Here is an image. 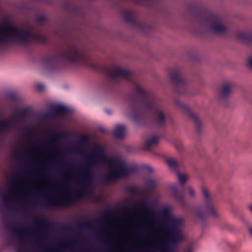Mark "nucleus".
I'll return each mask as SVG.
<instances>
[{
    "mask_svg": "<svg viewBox=\"0 0 252 252\" xmlns=\"http://www.w3.org/2000/svg\"><path fill=\"white\" fill-rule=\"evenodd\" d=\"M89 163H83L79 166V173L75 181L79 185L75 195L63 190L61 195L51 197L47 196V202L52 207L64 208L77 201V198H88L92 193L94 177L91 171V166L105 165L111 169L104 176V181L109 183L118 179L129 175L134 169L129 167L125 160L109 157L100 147L94 148L88 157Z\"/></svg>",
    "mask_w": 252,
    "mask_h": 252,
    "instance_id": "1",
    "label": "nucleus"
},
{
    "mask_svg": "<svg viewBox=\"0 0 252 252\" xmlns=\"http://www.w3.org/2000/svg\"><path fill=\"white\" fill-rule=\"evenodd\" d=\"M37 37L38 35L33 34L31 31L20 29L13 25L9 21L0 23V44L17 42L25 45L37 39Z\"/></svg>",
    "mask_w": 252,
    "mask_h": 252,
    "instance_id": "2",
    "label": "nucleus"
},
{
    "mask_svg": "<svg viewBox=\"0 0 252 252\" xmlns=\"http://www.w3.org/2000/svg\"><path fill=\"white\" fill-rule=\"evenodd\" d=\"M203 203L202 205L193 210V218L196 222L202 226L206 224L207 217L210 216L217 219L220 215L213 204L209 191L206 189H202Z\"/></svg>",
    "mask_w": 252,
    "mask_h": 252,
    "instance_id": "3",
    "label": "nucleus"
},
{
    "mask_svg": "<svg viewBox=\"0 0 252 252\" xmlns=\"http://www.w3.org/2000/svg\"><path fill=\"white\" fill-rule=\"evenodd\" d=\"M29 189L23 190L22 189H16L14 191L11 189H8L5 194L3 192L1 193L4 205L8 209L11 208V206L13 200L16 201L20 200V196L22 195L25 197L27 195Z\"/></svg>",
    "mask_w": 252,
    "mask_h": 252,
    "instance_id": "4",
    "label": "nucleus"
},
{
    "mask_svg": "<svg viewBox=\"0 0 252 252\" xmlns=\"http://www.w3.org/2000/svg\"><path fill=\"white\" fill-rule=\"evenodd\" d=\"M234 84L231 82L223 83L219 90L218 100L220 103H226L230 96Z\"/></svg>",
    "mask_w": 252,
    "mask_h": 252,
    "instance_id": "5",
    "label": "nucleus"
},
{
    "mask_svg": "<svg viewBox=\"0 0 252 252\" xmlns=\"http://www.w3.org/2000/svg\"><path fill=\"white\" fill-rule=\"evenodd\" d=\"M176 103L180 108L183 109L186 111L189 118L194 124L198 131L199 132L202 126V124L198 116L195 113L192 112L188 106L185 105L181 101L176 100Z\"/></svg>",
    "mask_w": 252,
    "mask_h": 252,
    "instance_id": "6",
    "label": "nucleus"
},
{
    "mask_svg": "<svg viewBox=\"0 0 252 252\" xmlns=\"http://www.w3.org/2000/svg\"><path fill=\"white\" fill-rule=\"evenodd\" d=\"M110 77L112 79L118 78H123L126 80H130L132 78V74L119 66H115L109 73Z\"/></svg>",
    "mask_w": 252,
    "mask_h": 252,
    "instance_id": "7",
    "label": "nucleus"
},
{
    "mask_svg": "<svg viewBox=\"0 0 252 252\" xmlns=\"http://www.w3.org/2000/svg\"><path fill=\"white\" fill-rule=\"evenodd\" d=\"M63 58L71 62L80 61L84 59L83 54L75 47L68 49Z\"/></svg>",
    "mask_w": 252,
    "mask_h": 252,
    "instance_id": "8",
    "label": "nucleus"
},
{
    "mask_svg": "<svg viewBox=\"0 0 252 252\" xmlns=\"http://www.w3.org/2000/svg\"><path fill=\"white\" fill-rule=\"evenodd\" d=\"M135 95L141 99V104H142V109L144 111L152 110L153 106L143 100V97L145 95V92L142 89L140 86L135 85Z\"/></svg>",
    "mask_w": 252,
    "mask_h": 252,
    "instance_id": "9",
    "label": "nucleus"
},
{
    "mask_svg": "<svg viewBox=\"0 0 252 252\" xmlns=\"http://www.w3.org/2000/svg\"><path fill=\"white\" fill-rule=\"evenodd\" d=\"M14 232L20 238H24L26 236L32 238L35 235V232L28 228H21L15 226Z\"/></svg>",
    "mask_w": 252,
    "mask_h": 252,
    "instance_id": "10",
    "label": "nucleus"
},
{
    "mask_svg": "<svg viewBox=\"0 0 252 252\" xmlns=\"http://www.w3.org/2000/svg\"><path fill=\"white\" fill-rule=\"evenodd\" d=\"M211 30L215 33L223 34L227 31L226 27L218 18L213 20Z\"/></svg>",
    "mask_w": 252,
    "mask_h": 252,
    "instance_id": "11",
    "label": "nucleus"
},
{
    "mask_svg": "<svg viewBox=\"0 0 252 252\" xmlns=\"http://www.w3.org/2000/svg\"><path fill=\"white\" fill-rule=\"evenodd\" d=\"M153 113L155 115V122L158 126H163L165 123V116L164 113L161 110L157 109H153Z\"/></svg>",
    "mask_w": 252,
    "mask_h": 252,
    "instance_id": "12",
    "label": "nucleus"
},
{
    "mask_svg": "<svg viewBox=\"0 0 252 252\" xmlns=\"http://www.w3.org/2000/svg\"><path fill=\"white\" fill-rule=\"evenodd\" d=\"M126 127L125 126L118 125L113 132L114 136L118 139H122L126 135Z\"/></svg>",
    "mask_w": 252,
    "mask_h": 252,
    "instance_id": "13",
    "label": "nucleus"
},
{
    "mask_svg": "<svg viewBox=\"0 0 252 252\" xmlns=\"http://www.w3.org/2000/svg\"><path fill=\"white\" fill-rule=\"evenodd\" d=\"M166 162L171 170L176 172L177 173L179 172V165L175 159L173 158H168L166 159Z\"/></svg>",
    "mask_w": 252,
    "mask_h": 252,
    "instance_id": "14",
    "label": "nucleus"
},
{
    "mask_svg": "<svg viewBox=\"0 0 252 252\" xmlns=\"http://www.w3.org/2000/svg\"><path fill=\"white\" fill-rule=\"evenodd\" d=\"M159 140V137L157 136H154L148 139L146 142L145 150H148L150 148L157 145Z\"/></svg>",
    "mask_w": 252,
    "mask_h": 252,
    "instance_id": "15",
    "label": "nucleus"
},
{
    "mask_svg": "<svg viewBox=\"0 0 252 252\" xmlns=\"http://www.w3.org/2000/svg\"><path fill=\"white\" fill-rule=\"evenodd\" d=\"M169 77L174 83L180 82L182 81L181 75L178 71H171L169 72Z\"/></svg>",
    "mask_w": 252,
    "mask_h": 252,
    "instance_id": "16",
    "label": "nucleus"
},
{
    "mask_svg": "<svg viewBox=\"0 0 252 252\" xmlns=\"http://www.w3.org/2000/svg\"><path fill=\"white\" fill-rule=\"evenodd\" d=\"M11 126V122L7 120H0V135L8 130Z\"/></svg>",
    "mask_w": 252,
    "mask_h": 252,
    "instance_id": "17",
    "label": "nucleus"
},
{
    "mask_svg": "<svg viewBox=\"0 0 252 252\" xmlns=\"http://www.w3.org/2000/svg\"><path fill=\"white\" fill-rule=\"evenodd\" d=\"M172 189L174 194V197L177 201L180 203H184L185 199L183 197L180 196L179 195V189L177 185L172 186Z\"/></svg>",
    "mask_w": 252,
    "mask_h": 252,
    "instance_id": "18",
    "label": "nucleus"
},
{
    "mask_svg": "<svg viewBox=\"0 0 252 252\" xmlns=\"http://www.w3.org/2000/svg\"><path fill=\"white\" fill-rule=\"evenodd\" d=\"M177 176L178 181L181 185L185 184L189 179V177L187 174L178 172L177 173Z\"/></svg>",
    "mask_w": 252,
    "mask_h": 252,
    "instance_id": "19",
    "label": "nucleus"
},
{
    "mask_svg": "<svg viewBox=\"0 0 252 252\" xmlns=\"http://www.w3.org/2000/svg\"><path fill=\"white\" fill-rule=\"evenodd\" d=\"M145 186L147 189H154L157 186V183L155 180L150 179L146 181Z\"/></svg>",
    "mask_w": 252,
    "mask_h": 252,
    "instance_id": "20",
    "label": "nucleus"
},
{
    "mask_svg": "<svg viewBox=\"0 0 252 252\" xmlns=\"http://www.w3.org/2000/svg\"><path fill=\"white\" fill-rule=\"evenodd\" d=\"M44 175L43 174H40L39 179H38L36 181V183L37 184H39L40 186H37L34 187V189L36 190H41L42 189V186L44 185L46 183V181L44 180L43 177Z\"/></svg>",
    "mask_w": 252,
    "mask_h": 252,
    "instance_id": "21",
    "label": "nucleus"
},
{
    "mask_svg": "<svg viewBox=\"0 0 252 252\" xmlns=\"http://www.w3.org/2000/svg\"><path fill=\"white\" fill-rule=\"evenodd\" d=\"M55 110L57 113H66L69 112V110L66 107L62 105L56 106Z\"/></svg>",
    "mask_w": 252,
    "mask_h": 252,
    "instance_id": "22",
    "label": "nucleus"
},
{
    "mask_svg": "<svg viewBox=\"0 0 252 252\" xmlns=\"http://www.w3.org/2000/svg\"><path fill=\"white\" fill-rule=\"evenodd\" d=\"M47 226V223L46 221L40 220H37L36 221V228L39 229H44Z\"/></svg>",
    "mask_w": 252,
    "mask_h": 252,
    "instance_id": "23",
    "label": "nucleus"
},
{
    "mask_svg": "<svg viewBox=\"0 0 252 252\" xmlns=\"http://www.w3.org/2000/svg\"><path fill=\"white\" fill-rule=\"evenodd\" d=\"M124 19L127 22L132 21V14L130 12H127L124 13Z\"/></svg>",
    "mask_w": 252,
    "mask_h": 252,
    "instance_id": "24",
    "label": "nucleus"
},
{
    "mask_svg": "<svg viewBox=\"0 0 252 252\" xmlns=\"http://www.w3.org/2000/svg\"><path fill=\"white\" fill-rule=\"evenodd\" d=\"M237 38L239 39L249 40L250 36L245 33H241L237 35Z\"/></svg>",
    "mask_w": 252,
    "mask_h": 252,
    "instance_id": "25",
    "label": "nucleus"
},
{
    "mask_svg": "<svg viewBox=\"0 0 252 252\" xmlns=\"http://www.w3.org/2000/svg\"><path fill=\"white\" fill-rule=\"evenodd\" d=\"M175 147H176V150L179 153L182 152L185 149V147L182 143L176 144L175 145Z\"/></svg>",
    "mask_w": 252,
    "mask_h": 252,
    "instance_id": "26",
    "label": "nucleus"
},
{
    "mask_svg": "<svg viewBox=\"0 0 252 252\" xmlns=\"http://www.w3.org/2000/svg\"><path fill=\"white\" fill-rule=\"evenodd\" d=\"M188 189L190 197L193 198L195 197V191L194 189L191 187H188Z\"/></svg>",
    "mask_w": 252,
    "mask_h": 252,
    "instance_id": "27",
    "label": "nucleus"
},
{
    "mask_svg": "<svg viewBox=\"0 0 252 252\" xmlns=\"http://www.w3.org/2000/svg\"><path fill=\"white\" fill-rule=\"evenodd\" d=\"M91 226V223L90 222H86L81 223L79 224V226L80 227H90Z\"/></svg>",
    "mask_w": 252,
    "mask_h": 252,
    "instance_id": "28",
    "label": "nucleus"
},
{
    "mask_svg": "<svg viewBox=\"0 0 252 252\" xmlns=\"http://www.w3.org/2000/svg\"><path fill=\"white\" fill-rule=\"evenodd\" d=\"M248 65L249 67L252 70V56L248 59Z\"/></svg>",
    "mask_w": 252,
    "mask_h": 252,
    "instance_id": "29",
    "label": "nucleus"
},
{
    "mask_svg": "<svg viewBox=\"0 0 252 252\" xmlns=\"http://www.w3.org/2000/svg\"><path fill=\"white\" fill-rule=\"evenodd\" d=\"M60 138V135L59 134L54 135L52 136L51 140L53 142H56Z\"/></svg>",
    "mask_w": 252,
    "mask_h": 252,
    "instance_id": "30",
    "label": "nucleus"
},
{
    "mask_svg": "<svg viewBox=\"0 0 252 252\" xmlns=\"http://www.w3.org/2000/svg\"><path fill=\"white\" fill-rule=\"evenodd\" d=\"M36 89L39 91H42L44 89V86L41 84H38L36 86Z\"/></svg>",
    "mask_w": 252,
    "mask_h": 252,
    "instance_id": "31",
    "label": "nucleus"
},
{
    "mask_svg": "<svg viewBox=\"0 0 252 252\" xmlns=\"http://www.w3.org/2000/svg\"><path fill=\"white\" fill-rule=\"evenodd\" d=\"M63 177L65 179H68L69 177V172L63 173Z\"/></svg>",
    "mask_w": 252,
    "mask_h": 252,
    "instance_id": "32",
    "label": "nucleus"
},
{
    "mask_svg": "<svg viewBox=\"0 0 252 252\" xmlns=\"http://www.w3.org/2000/svg\"><path fill=\"white\" fill-rule=\"evenodd\" d=\"M45 20L44 16H40L39 18L37 20V22H42Z\"/></svg>",
    "mask_w": 252,
    "mask_h": 252,
    "instance_id": "33",
    "label": "nucleus"
},
{
    "mask_svg": "<svg viewBox=\"0 0 252 252\" xmlns=\"http://www.w3.org/2000/svg\"><path fill=\"white\" fill-rule=\"evenodd\" d=\"M145 214L146 215H148L149 214V213H150V209L148 207H147L146 208H145Z\"/></svg>",
    "mask_w": 252,
    "mask_h": 252,
    "instance_id": "34",
    "label": "nucleus"
},
{
    "mask_svg": "<svg viewBox=\"0 0 252 252\" xmlns=\"http://www.w3.org/2000/svg\"><path fill=\"white\" fill-rule=\"evenodd\" d=\"M147 171H148L149 172H150V173H151V172H153V169H152V168H151V167H148L147 168Z\"/></svg>",
    "mask_w": 252,
    "mask_h": 252,
    "instance_id": "35",
    "label": "nucleus"
},
{
    "mask_svg": "<svg viewBox=\"0 0 252 252\" xmlns=\"http://www.w3.org/2000/svg\"><path fill=\"white\" fill-rule=\"evenodd\" d=\"M248 209L252 213V204L248 206Z\"/></svg>",
    "mask_w": 252,
    "mask_h": 252,
    "instance_id": "36",
    "label": "nucleus"
},
{
    "mask_svg": "<svg viewBox=\"0 0 252 252\" xmlns=\"http://www.w3.org/2000/svg\"><path fill=\"white\" fill-rule=\"evenodd\" d=\"M183 252H191V251L190 249H188L187 250H185Z\"/></svg>",
    "mask_w": 252,
    "mask_h": 252,
    "instance_id": "37",
    "label": "nucleus"
},
{
    "mask_svg": "<svg viewBox=\"0 0 252 252\" xmlns=\"http://www.w3.org/2000/svg\"><path fill=\"white\" fill-rule=\"evenodd\" d=\"M249 231H250L251 235L252 236V227L249 228Z\"/></svg>",
    "mask_w": 252,
    "mask_h": 252,
    "instance_id": "38",
    "label": "nucleus"
},
{
    "mask_svg": "<svg viewBox=\"0 0 252 252\" xmlns=\"http://www.w3.org/2000/svg\"><path fill=\"white\" fill-rule=\"evenodd\" d=\"M101 130L103 132H106V130L104 129V128H101Z\"/></svg>",
    "mask_w": 252,
    "mask_h": 252,
    "instance_id": "39",
    "label": "nucleus"
},
{
    "mask_svg": "<svg viewBox=\"0 0 252 252\" xmlns=\"http://www.w3.org/2000/svg\"><path fill=\"white\" fill-rule=\"evenodd\" d=\"M133 118H134V119H135V120H137V115H134V116Z\"/></svg>",
    "mask_w": 252,
    "mask_h": 252,
    "instance_id": "40",
    "label": "nucleus"
},
{
    "mask_svg": "<svg viewBox=\"0 0 252 252\" xmlns=\"http://www.w3.org/2000/svg\"><path fill=\"white\" fill-rule=\"evenodd\" d=\"M55 188L56 189H59V186H56Z\"/></svg>",
    "mask_w": 252,
    "mask_h": 252,
    "instance_id": "41",
    "label": "nucleus"
},
{
    "mask_svg": "<svg viewBox=\"0 0 252 252\" xmlns=\"http://www.w3.org/2000/svg\"><path fill=\"white\" fill-rule=\"evenodd\" d=\"M84 138H85V139H86L88 138L87 136H84Z\"/></svg>",
    "mask_w": 252,
    "mask_h": 252,
    "instance_id": "42",
    "label": "nucleus"
},
{
    "mask_svg": "<svg viewBox=\"0 0 252 252\" xmlns=\"http://www.w3.org/2000/svg\"><path fill=\"white\" fill-rule=\"evenodd\" d=\"M33 149L36 150L37 151V149L36 148H33Z\"/></svg>",
    "mask_w": 252,
    "mask_h": 252,
    "instance_id": "43",
    "label": "nucleus"
},
{
    "mask_svg": "<svg viewBox=\"0 0 252 252\" xmlns=\"http://www.w3.org/2000/svg\"><path fill=\"white\" fill-rule=\"evenodd\" d=\"M48 159H51V157H50V158H48Z\"/></svg>",
    "mask_w": 252,
    "mask_h": 252,
    "instance_id": "44",
    "label": "nucleus"
}]
</instances>
